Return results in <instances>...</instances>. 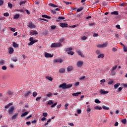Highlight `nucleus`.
<instances>
[{
    "instance_id": "nucleus-1",
    "label": "nucleus",
    "mask_w": 127,
    "mask_h": 127,
    "mask_svg": "<svg viewBox=\"0 0 127 127\" xmlns=\"http://www.w3.org/2000/svg\"><path fill=\"white\" fill-rule=\"evenodd\" d=\"M61 46H62V44H61V43H52L51 45V48L61 47Z\"/></svg>"
},
{
    "instance_id": "nucleus-2",
    "label": "nucleus",
    "mask_w": 127,
    "mask_h": 127,
    "mask_svg": "<svg viewBox=\"0 0 127 127\" xmlns=\"http://www.w3.org/2000/svg\"><path fill=\"white\" fill-rule=\"evenodd\" d=\"M29 41H31L30 42L28 43V45L30 46L32 45L33 44H34L35 42H37V40H34L33 39V37H31L29 38Z\"/></svg>"
},
{
    "instance_id": "nucleus-3",
    "label": "nucleus",
    "mask_w": 127,
    "mask_h": 127,
    "mask_svg": "<svg viewBox=\"0 0 127 127\" xmlns=\"http://www.w3.org/2000/svg\"><path fill=\"white\" fill-rule=\"evenodd\" d=\"M13 111H14V107L11 106L8 110V115H12V113H13Z\"/></svg>"
},
{
    "instance_id": "nucleus-4",
    "label": "nucleus",
    "mask_w": 127,
    "mask_h": 127,
    "mask_svg": "<svg viewBox=\"0 0 127 127\" xmlns=\"http://www.w3.org/2000/svg\"><path fill=\"white\" fill-rule=\"evenodd\" d=\"M27 26L29 28H35V27H36V26H35V25H34L32 22H30L29 24L27 25Z\"/></svg>"
},
{
    "instance_id": "nucleus-5",
    "label": "nucleus",
    "mask_w": 127,
    "mask_h": 127,
    "mask_svg": "<svg viewBox=\"0 0 127 127\" xmlns=\"http://www.w3.org/2000/svg\"><path fill=\"white\" fill-rule=\"evenodd\" d=\"M107 46H108V43H105L103 44L97 45V47L99 48H104V47H107Z\"/></svg>"
},
{
    "instance_id": "nucleus-6",
    "label": "nucleus",
    "mask_w": 127,
    "mask_h": 127,
    "mask_svg": "<svg viewBox=\"0 0 127 127\" xmlns=\"http://www.w3.org/2000/svg\"><path fill=\"white\" fill-rule=\"evenodd\" d=\"M45 57H46V58H52V57H53V54L51 55L47 52H45Z\"/></svg>"
},
{
    "instance_id": "nucleus-7",
    "label": "nucleus",
    "mask_w": 127,
    "mask_h": 127,
    "mask_svg": "<svg viewBox=\"0 0 127 127\" xmlns=\"http://www.w3.org/2000/svg\"><path fill=\"white\" fill-rule=\"evenodd\" d=\"M84 63L82 61H79L77 62V67H82L83 66V64Z\"/></svg>"
},
{
    "instance_id": "nucleus-8",
    "label": "nucleus",
    "mask_w": 127,
    "mask_h": 127,
    "mask_svg": "<svg viewBox=\"0 0 127 127\" xmlns=\"http://www.w3.org/2000/svg\"><path fill=\"white\" fill-rule=\"evenodd\" d=\"M38 33L36 31L31 30L30 32V35H37Z\"/></svg>"
},
{
    "instance_id": "nucleus-9",
    "label": "nucleus",
    "mask_w": 127,
    "mask_h": 127,
    "mask_svg": "<svg viewBox=\"0 0 127 127\" xmlns=\"http://www.w3.org/2000/svg\"><path fill=\"white\" fill-rule=\"evenodd\" d=\"M100 94H101V95H106V94L109 93V91H105L104 90L101 89L100 91Z\"/></svg>"
},
{
    "instance_id": "nucleus-10",
    "label": "nucleus",
    "mask_w": 127,
    "mask_h": 127,
    "mask_svg": "<svg viewBox=\"0 0 127 127\" xmlns=\"http://www.w3.org/2000/svg\"><path fill=\"white\" fill-rule=\"evenodd\" d=\"M60 88H62V89H66V83L64 82L63 84L60 85Z\"/></svg>"
},
{
    "instance_id": "nucleus-11",
    "label": "nucleus",
    "mask_w": 127,
    "mask_h": 127,
    "mask_svg": "<svg viewBox=\"0 0 127 127\" xmlns=\"http://www.w3.org/2000/svg\"><path fill=\"white\" fill-rule=\"evenodd\" d=\"M60 25L61 27H68V24L65 23H61Z\"/></svg>"
},
{
    "instance_id": "nucleus-12",
    "label": "nucleus",
    "mask_w": 127,
    "mask_h": 127,
    "mask_svg": "<svg viewBox=\"0 0 127 127\" xmlns=\"http://www.w3.org/2000/svg\"><path fill=\"white\" fill-rule=\"evenodd\" d=\"M65 19V17H61V16H59L58 18V19L56 20V21H57V22H59L60 21V20H63Z\"/></svg>"
},
{
    "instance_id": "nucleus-13",
    "label": "nucleus",
    "mask_w": 127,
    "mask_h": 127,
    "mask_svg": "<svg viewBox=\"0 0 127 127\" xmlns=\"http://www.w3.org/2000/svg\"><path fill=\"white\" fill-rule=\"evenodd\" d=\"M29 95H31V91H27L25 94H24V96L25 97H28L29 96Z\"/></svg>"
},
{
    "instance_id": "nucleus-14",
    "label": "nucleus",
    "mask_w": 127,
    "mask_h": 127,
    "mask_svg": "<svg viewBox=\"0 0 127 127\" xmlns=\"http://www.w3.org/2000/svg\"><path fill=\"white\" fill-rule=\"evenodd\" d=\"M67 72H70V71H72L73 70V66H68L67 67Z\"/></svg>"
},
{
    "instance_id": "nucleus-15",
    "label": "nucleus",
    "mask_w": 127,
    "mask_h": 127,
    "mask_svg": "<svg viewBox=\"0 0 127 127\" xmlns=\"http://www.w3.org/2000/svg\"><path fill=\"white\" fill-rule=\"evenodd\" d=\"M80 94H81V92L73 93H72V96H73L74 97H78V96H79L80 95Z\"/></svg>"
},
{
    "instance_id": "nucleus-16",
    "label": "nucleus",
    "mask_w": 127,
    "mask_h": 127,
    "mask_svg": "<svg viewBox=\"0 0 127 127\" xmlns=\"http://www.w3.org/2000/svg\"><path fill=\"white\" fill-rule=\"evenodd\" d=\"M49 5L50 6H52L53 7H60V6H57V5H55V4H53L52 3H50L49 4Z\"/></svg>"
},
{
    "instance_id": "nucleus-17",
    "label": "nucleus",
    "mask_w": 127,
    "mask_h": 127,
    "mask_svg": "<svg viewBox=\"0 0 127 127\" xmlns=\"http://www.w3.org/2000/svg\"><path fill=\"white\" fill-rule=\"evenodd\" d=\"M72 87H73V84H67L66 83L65 89H68L69 88H72Z\"/></svg>"
},
{
    "instance_id": "nucleus-18",
    "label": "nucleus",
    "mask_w": 127,
    "mask_h": 127,
    "mask_svg": "<svg viewBox=\"0 0 127 127\" xmlns=\"http://www.w3.org/2000/svg\"><path fill=\"white\" fill-rule=\"evenodd\" d=\"M55 62L57 63H62V62H63V60L62 59L55 60Z\"/></svg>"
},
{
    "instance_id": "nucleus-19",
    "label": "nucleus",
    "mask_w": 127,
    "mask_h": 127,
    "mask_svg": "<svg viewBox=\"0 0 127 127\" xmlns=\"http://www.w3.org/2000/svg\"><path fill=\"white\" fill-rule=\"evenodd\" d=\"M13 48L10 47V48H9V54H12V53H13Z\"/></svg>"
},
{
    "instance_id": "nucleus-20",
    "label": "nucleus",
    "mask_w": 127,
    "mask_h": 127,
    "mask_svg": "<svg viewBox=\"0 0 127 127\" xmlns=\"http://www.w3.org/2000/svg\"><path fill=\"white\" fill-rule=\"evenodd\" d=\"M17 116H18V113H16L14 115H13L11 119L12 120H15V119H16L17 118Z\"/></svg>"
},
{
    "instance_id": "nucleus-21",
    "label": "nucleus",
    "mask_w": 127,
    "mask_h": 127,
    "mask_svg": "<svg viewBox=\"0 0 127 127\" xmlns=\"http://www.w3.org/2000/svg\"><path fill=\"white\" fill-rule=\"evenodd\" d=\"M7 95H8V96H12L13 95V92H11L10 90H9L7 91Z\"/></svg>"
},
{
    "instance_id": "nucleus-22",
    "label": "nucleus",
    "mask_w": 127,
    "mask_h": 127,
    "mask_svg": "<svg viewBox=\"0 0 127 127\" xmlns=\"http://www.w3.org/2000/svg\"><path fill=\"white\" fill-rule=\"evenodd\" d=\"M59 72L62 73H65V68H60L59 69Z\"/></svg>"
},
{
    "instance_id": "nucleus-23",
    "label": "nucleus",
    "mask_w": 127,
    "mask_h": 127,
    "mask_svg": "<svg viewBox=\"0 0 127 127\" xmlns=\"http://www.w3.org/2000/svg\"><path fill=\"white\" fill-rule=\"evenodd\" d=\"M28 112H25L24 113H23L21 115V117L22 118L23 117H25V116H27V115H28Z\"/></svg>"
},
{
    "instance_id": "nucleus-24",
    "label": "nucleus",
    "mask_w": 127,
    "mask_h": 127,
    "mask_svg": "<svg viewBox=\"0 0 127 127\" xmlns=\"http://www.w3.org/2000/svg\"><path fill=\"white\" fill-rule=\"evenodd\" d=\"M10 106H12V103H9L7 105L5 106V108L6 109H8Z\"/></svg>"
},
{
    "instance_id": "nucleus-25",
    "label": "nucleus",
    "mask_w": 127,
    "mask_h": 127,
    "mask_svg": "<svg viewBox=\"0 0 127 127\" xmlns=\"http://www.w3.org/2000/svg\"><path fill=\"white\" fill-rule=\"evenodd\" d=\"M13 46L15 48H17V47H18V44H16V43H15V42H13Z\"/></svg>"
},
{
    "instance_id": "nucleus-26",
    "label": "nucleus",
    "mask_w": 127,
    "mask_h": 127,
    "mask_svg": "<svg viewBox=\"0 0 127 127\" xmlns=\"http://www.w3.org/2000/svg\"><path fill=\"white\" fill-rule=\"evenodd\" d=\"M111 14H114L115 15H118L119 14V12L118 11H115L111 12Z\"/></svg>"
},
{
    "instance_id": "nucleus-27",
    "label": "nucleus",
    "mask_w": 127,
    "mask_h": 127,
    "mask_svg": "<svg viewBox=\"0 0 127 127\" xmlns=\"http://www.w3.org/2000/svg\"><path fill=\"white\" fill-rule=\"evenodd\" d=\"M42 17H44L45 18H48V19L51 18V17L48 16L47 15H42Z\"/></svg>"
},
{
    "instance_id": "nucleus-28",
    "label": "nucleus",
    "mask_w": 127,
    "mask_h": 127,
    "mask_svg": "<svg viewBox=\"0 0 127 127\" xmlns=\"http://www.w3.org/2000/svg\"><path fill=\"white\" fill-rule=\"evenodd\" d=\"M120 85H121V83H118L115 84L114 85L115 89H117V88H119V86H120Z\"/></svg>"
},
{
    "instance_id": "nucleus-29",
    "label": "nucleus",
    "mask_w": 127,
    "mask_h": 127,
    "mask_svg": "<svg viewBox=\"0 0 127 127\" xmlns=\"http://www.w3.org/2000/svg\"><path fill=\"white\" fill-rule=\"evenodd\" d=\"M77 53L78 55H80L81 57H84V56H83V54H82V52H81V51H77Z\"/></svg>"
},
{
    "instance_id": "nucleus-30",
    "label": "nucleus",
    "mask_w": 127,
    "mask_h": 127,
    "mask_svg": "<svg viewBox=\"0 0 127 127\" xmlns=\"http://www.w3.org/2000/svg\"><path fill=\"white\" fill-rule=\"evenodd\" d=\"M13 18L14 19H17V18H19V14H15Z\"/></svg>"
},
{
    "instance_id": "nucleus-31",
    "label": "nucleus",
    "mask_w": 127,
    "mask_h": 127,
    "mask_svg": "<svg viewBox=\"0 0 127 127\" xmlns=\"http://www.w3.org/2000/svg\"><path fill=\"white\" fill-rule=\"evenodd\" d=\"M122 123L124 124V125H126L127 124V119H124L122 120Z\"/></svg>"
},
{
    "instance_id": "nucleus-32",
    "label": "nucleus",
    "mask_w": 127,
    "mask_h": 127,
    "mask_svg": "<svg viewBox=\"0 0 127 127\" xmlns=\"http://www.w3.org/2000/svg\"><path fill=\"white\" fill-rule=\"evenodd\" d=\"M26 3V1H21L20 2L19 4L20 5H22V4H25Z\"/></svg>"
},
{
    "instance_id": "nucleus-33",
    "label": "nucleus",
    "mask_w": 127,
    "mask_h": 127,
    "mask_svg": "<svg viewBox=\"0 0 127 127\" xmlns=\"http://www.w3.org/2000/svg\"><path fill=\"white\" fill-rule=\"evenodd\" d=\"M104 57H105V55L104 54H102L98 56V58H104Z\"/></svg>"
},
{
    "instance_id": "nucleus-34",
    "label": "nucleus",
    "mask_w": 127,
    "mask_h": 127,
    "mask_svg": "<svg viewBox=\"0 0 127 127\" xmlns=\"http://www.w3.org/2000/svg\"><path fill=\"white\" fill-rule=\"evenodd\" d=\"M46 79H48V80H49L50 81H52L53 80V78L51 76H46Z\"/></svg>"
},
{
    "instance_id": "nucleus-35",
    "label": "nucleus",
    "mask_w": 127,
    "mask_h": 127,
    "mask_svg": "<svg viewBox=\"0 0 127 127\" xmlns=\"http://www.w3.org/2000/svg\"><path fill=\"white\" fill-rule=\"evenodd\" d=\"M83 10V7H80L78 9H77L76 11L77 12H80V11Z\"/></svg>"
},
{
    "instance_id": "nucleus-36",
    "label": "nucleus",
    "mask_w": 127,
    "mask_h": 127,
    "mask_svg": "<svg viewBox=\"0 0 127 127\" xmlns=\"http://www.w3.org/2000/svg\"><path fill=\"white\" fill-rule=\"evenodd\" d=\"M73 50V48H68L65 49V51H72Z\"/></svg>"
},
{
    "instance_id": "nucleus-37",
    "label": "nucleus",
    "mask_w": 127,
    "mask_h": 127,
    "mask_svg": "<svg viewBox=\"0 0 127 127\" xmlns=\"http://www.w3.org/2000/svg\"><path fill=\"white\" fill-rule=\"evenodd\" d=\"M12 61H13V62H17V58L16 57L13 58L11 59Z\"/></svg>"
},
{
    "instance_id": "nucleus-38",
    "label": "nucleus",
    "mask_w": 127,
    "mask_h": 127,
    "mask_svg": "<svg viewBox=\"0 0 127 127\" xmlns=\"http://www.w3.org/2000/svg\"><path fill=\"white\" fill-rule=\"evenodd\" d=\"M102 109H103L104 110H110V108L109 107H106L105 106H102Z\"/></svg>"
},
{
    "instance_id": "nucleus-39",
    "label": "nucleus",
    "mask_w": 127,
    "mask_h": 127,
    "mask_svg": "<svg viewBox=\"0 0 127 127\" xmlns=\"http://www.w3.org/2000/svg\"><path fill=\"white\" fill-rule=\"evenodd\" d=\"M75 53L74 52L72 51H68L67 52V54H70V55H74V54Z\"/></svg>"
},
{
    "instance_id": "nucleus-40",
    "label": "nucleus",
    "mask_w": 127,
    "mask_h": 127,
    "mask_svg": "<svg viewBox=\"0 0 127 127\" xmlns=\"http://www.w3.org/2000/svg\"><path fill=\"white\" fill-rule=\"evenodd\" d=\"M4 60H1L0 61V65H4Z\"/></svg>"
},
{
    "instance_id": "nucleus-41",
    "label": "nucleus",
    "mask_w": 127,
    "mask_h": 127,
    "mask_svg": "<svg viewBox=\"0 0 127 127\" xmlns=\"http://www.w3.org/2000/svg\"><path fill=\"white\" fill-rule=\"evenodd\" d=\"M95 102L96 104H100L101 103V101H100L98 99H96Z\"/></svg>"
},
{
    "instance_id": "nucleus-42",
    "label": "nucleus",
    "mask_w": 127,
    "mask_h": 127,
    "mask_svg": "<svg viewBox=\"0 0 127 127\" xmlns=\"http://www.w3.org/2000/svg\"><path fill=\"white\" fill-rule=\"evenodd\" d=\"M94 109H95V110H102V107H100L99 106H95Z\"/></svg>"
},
{
    "instance_id": "nucleus-43",
    "label": "nucleus",
    "mask_w": 127,
    "mask_h": 127,
    "mask_svg": "<svg viewBox=\"0 0 127 127\" xmlns=\"http://www.w3.org/2000/svg\"><path fill=\"white\" fill-rule=\"evenodd\" d=\"M123 46H124V52H127V47H126V46H125V45H123Z\"/></svg>"
},
{
    "instance_id": "nucleus-44",
    "label": "nucleus",
    "mask_w": 127,
    "mask_h": 127,
    "mask_svg": "<svg viewBox=\"0 0 127 127\" xmlns=\"http://www.w3.org/2000/svg\"><path fill=\"white\" fill-rule=\"evenodd\" d=\"M111 75L115 76V75H116V71H115V70H111Z\"/></svg>"
},
{
    "instance_id": "nucleus-45",
    "label": "nucleus",
    "mask_w": 127,
    "mask_h": 127,
    "mask_svg": "<svg viewBox=\"0 0 127 127\" xmlns=\"http://www.w3.org/2000/svg\"><path fill=\"white\" fill-rule=\"evenodd\" d=\"M53 102L52 101V100H50L48 103H47V105H53Z\"/></svg>"
},
{
    "instance_id": "nucleus-46",
    "label": "nucleus",
    "mask_w": 127,
    "mask_h": 127,
    "mask_svg": "<svg viewBox=\"0 0 127 127\" xmlns=\"http://www.w3.org/2000/svg\"><path fill=\"white\" fill-rule=\"evenodd\" d=\"M36 96H37V92H36L35 91L33 92V97H36Z\"/></svg>"
},
{
    "instance_id": "nucleus-47",
    "label": "nucleus",
    "mask_w": 127,
    "mask_h": 127,
    "mask_svg": "<svg viewBox=\"0 0 127 127\" xmlns=\"http://www.w3.org/2000/svg\"><path fill=\"white\" fill-rule=\"evenodd\" d=\"M51 28L52 30H54V29H55V28H56V26L52 25L51 26Z\"/></svg>"
},
{
    "instance_id": "nucleus-48",
    "label": "nucleus",
    "mask_w": 127,
    "mask_h": 127,
    "mask_svg": "<svg viewBox=\"0 0 127 127\" xmlns=\"http://www.w3.org/2000/svg\"><path fill=\"white\" fill-rule=\"evenodd\" d=\"M8 6L10 7V8H11L12 7V4H11L10 2L8 3Z\"/></svg>"
},
{
    "instance_id": "nucleus-49",
    "label": "nucleus",
    "mask_w": 127,
    "mask_h": 127,
    "mask_svg": "<svg viewBox=\"0 0 127 127\" xmlns=\"http://www.w3.org/2000/svg\"><path fill=\"white\" fill-rule=\"evenodd\" d=\"M57 105V102H56L53 105H52L51 107V108H54V107H55V106H56Z\"/></svg>"
},
{
    "instance_id": "nucleus-50",
    "label": "nucleus",
    "mask_w": 127,
    "mask_h": 127,
    "mask_svg": "<svg viewBox=\"0 0 127 127\" xmlns=\"http://www.w3.org/2000/svg\"><path fill=\"white\" fill-rule=\"evenodd\" d=\"M47 116H48V114H47V113H43V117H47Z\"/></svg>"
},
{
    "instance_id": "nucleus-51",
    "label": "nucleus",
    "mask_w": 127,
    "mask_h": 127,
    "mask_svg": "<svg viewBox=\"0 0 127 127\" xmlns=\"http://www.w3.org/2000/svg\"><path fill=\"white\" fill-rule=\"evenodd\" d=\"M112 51H113V52H116V51H118V49L116 48H113Z\"/></svg>"
},
{
    "instance_id": "nucleus-52",
    "label": "nucleus",
    "mask_w": 127,
    "mask_h": 127,
    "mask_svg": "<svg viewBox=\"0 0 127 127\" xmlns=\"http://www.w3.org/2000/svg\"><path fill=\"white\" fill-rule=\"evenodd\" d=\"M81 38L82 40H86V39H87V37L83 36V37H81Z\"/></svg>"
},
{
    "instance_id": "nucleus-53",
    "label": "nucleus",
    "mask_w": 127,
    "mask_h": 127,
    "mask_svg": "<svg viewBox=\"0 0 127 127\" xmlns=\"http://www.w3.org/2000/svg\"><path fill=\"white\" fill-rule=\"evenodd\" d=\"M4 16H9V14L7 12L4 13L3 14Z\"/></svg>"
},
{
    "instance_id": "nucleus-54",
    "label": "nucleus",
    "mask_w": 127,
    "mask_h": 127,
    "mask_svg": "<svg viewBox=\"0 0 127 127\" xmlns=\"http://www.w3.org/2000/svg\"><path fill=\"white\" fill-rule=\"evenodd\" d=\"M123 90V87H120L118 89V92H121Z\"/></svg>"
},
{
    "instance_id": "nucleus-55",
    "label": "nucleus",
    "mask_w": 127,
    "mask_h": 127,
    "mask_svg": "<svg viewBox=\"0 0 127 127\" xmlns=\"http://www.w3.org/2000/svg\"><path fill=\"white\" fill-rule=\"evenodd\" d=\"M2 70H6L7 67L5 65H3L2 66Z\"/></svg>"
},
{
    "instance_id": "nucleus-56",
    "label": "nucleus",
    "mask_w": 127,
    "mask_h": 127,
    "mask_svg": "<svg viewBox=\"0 0 127 127\" xmlns=\"http://www.w3.org/2000/svg\"><path fill=\"white\" fill-rule=\"evenodd\" d=\"M3 4V1L2 0H0V6Z\"/></svg>"
},
{
    "instance_id": "nucleus-57",
    "label": "nucleus",
    "mask_w": 127,
    "mask_h": 127,
    "mask_svg": "<svg viewBox=\"0 0 127 127\" xmlns=\"http://www.w3.org/2000/svg\"><path fill=\"white\" fill-rule=\"evenodd\" d=\"M11 31H13V32H15V28H11L10 29Z\"/></svg>"
},
{
    "instance_id": "nucleus-58",
    "label": "nucleus",
    "mask_w": 127,
    "mask_h": 127,
    "mask_svg": "<svg viewBox=\"0 0 127 127\" xmlns=\"http://www.w3.org/2000/svg\"><path fill=\"white\" fill-rule=\"evenodd\" d=\"M51 96H52V93H49L46 94L47 97H51Z\"/></svg>"
},
{
    "instance_id": "nucleus-59",
    "label": "nucleus",
    "mask_w": 127,
    "mask_h": 127,
    "mask_svg": "<svg viewBox=\"0 0 127 127\" xmlns=\"http://www.w3.org/2000/svg\"><path fill=\"white\" fill-rule=\"evenodd\" d=\"M85 78H86V76H85L84 75L82 76L81 77H80L79 79L80 80H84V79H85Z\"/></svg>"
},
{
    "instance_id": "nucleus-60",
    "label": "nucleus",
    "mask_w": 127,
    "mask_h": 127,
    "mask_svg": "<svg viewBox=\"0 0 127 127\" xmlns=\"http://www.w3.org/2000/svg\"><path fill=\"white\" fill-rule=\"evenodd\" d=\"M32 117V115H29V116H27L26 118V120H28V119H30Z\"/></svg>"
},
{
    "instance_id": "nucleus-61",
    "label": "nucleus",
    "mask_w": 127,
    "mask_h": 127,
    "mask_svg": "<svg viewBox=\"0 0 127 127\" xmlns=\"http://www.w3.org/2000/svg\"><path fill=\"white\" fill-rule=\"evenodd\" d=\"M86 112H87V113H90V112H91L90 108H87V109L86 110Z\"/></svg>"
},
{
    "instance_id": "nucleus-62",
    "label": "nucleus",
    "mask_w": 127,
    "mask_h": 127,
    "mask_svg": "<svg viewBox=\"0 0 127 127\" xmlns=\"http://www.w3.org/2000/svg\"><path fill=\"white\" fill-rule=\"evenodd\" d=\"M113 83H114V81H113V80L108 82V84L109 85H112V84H113Z\"/></svg>"
},
{
    "instance_id": "nucleus-63",
    "label": "nucleus",
    "mask_w": 127,
    "mask_h": 127,
    "mask_svg": "<svg viewBox=\"0 0 127 127\" xmlns=\"http://www.w3.org/2000/svg\"><path fill=\"white\" fill-rule=\"evenodd\" d=\"M116 27H117L118 29H121V26H120V25H117L116 26Z\"/></svg>"
},
{
    "instance_id": "nucleus-64",
    "label": "nucleus",
    "mask_w": 127,
    "mask_h": 127,
    "mask_svg": "<svg viewBox=\"0 0 127 127\" xmlns=\"http://www.w3.org/2000/svg\"><path fill=\"white\" fill-rule=\"evenodd\" d=\"M40 99H41V97H37L36 99V101H39V100H40Z\"/></svg>"
}]
</instances>
